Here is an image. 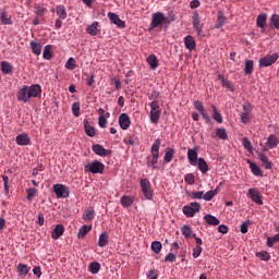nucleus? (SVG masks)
<instances>
[{"instance_id": "obj_1", "label": "nucleus", "mask_w": 279, "mask_h": 279, "mask_svg": "<svg viewBox=\"0 0 279 279\" xmlns=\"http://www.w3.org/2000/svg\"><path fill=\"white\" fill-rule=\"evenodd\" d=\"M41 93L43 88L40 87V85H24L23 88H21L17 93V99L19 101L27 104V101H29L32 97H38Z\"/></svg>"}, {"instance_id": "obj_2", "label": "nucleus", "mask_w": 279, "mask_h": 279, "mask_svg": "<svg viewBox=\"0 0 279 279\" xmlns=\"http://www.w3.org/2000/svg\"><path fill=\"white\" fill-rule=\"evenodd\" d=\"M151 157H147V167L151 169H158V158H160V140H156L150 148Z\"/></svg>"}, {"instance_id": "obj_3", "label": "nucleus", "mask_w": 279, "mask_h": 279, "mask_svg": "<svg viewBox=\"0 0 279 279\" xmlns=\"http://www.w3.org/2000/svg\"><path fill=\"white\" fill-rule=\"evenodd\" d=\"M86 172L94 173V174H101L106 171V165L99 160H93L92 162L84 166Z\"/></svg>"}, {"instance_id": "obj_4", "label": "nucleus", "mask_w": 279, "mask_h": 279, "mask_svg": "<svg viewBox=\"0 0 279 279\" xmlns=\"http://www.w3.org/2000/svg\"><path fill=\"white\" fill-rule=\"evenodd\" d=\"M140 186L143 195L147 199H154V191L151 190V182H149V179H141Z\"/></svg>"}, {"instance_id": "obj_5", "label": "nucleus", "mask_w": 279, "mask_h": 279, "mask_svg": "<svg viewBox=\"0 0 279 279\" xmlns=\"http://www.w3.org/2000/svg\"><path fill=\"white\" fill-rule=\"evenodd\" d=\"M53 192L54 195H57L58 199H66V197H69V195L71 194L69 187L60 183L53 185Z\"/></svg>"}, {"instance_id": "obj_6", "label": "nucleus", "mask_w": 279, "mask_h": 279, "mask_svg": "<svg viewBox=\"0 0 279 279\" xmlns=\"http://www.w3.org/2000/svg\"><path fill=\"white\" fill-rule=\"evenodd\" d=\"M194 108L199 112L201 117L204 119L205 123H211L210 116L208 114V111L204 108V105L199 100L194 101Z\"/></svg>"}, {"instance_id": "obj_7", "label": "nucleus", "mask_w": 279, "mask_h": 279, "mask_svg": "<svg viewBox=\"0 0 279 279\" xmlns=\"http://www.w3.org/2000/svg\"><path fill=\"white\" fill-rule=\"evenodd\" d=\"M278 53L267 54L259 59V66H271V64H274L278 60Z\"/></svg>"}, {"instance_id": "obj_8", "label": "nucleus", "mask_w": 279, "mask_h": 279, "mask_svg": "<svg viewBox=\"0 0 279 279\" xmlns=\"http://www.w3.org/2000/svg\"><path fill=\"white\" fill-rule=\"evenodd\" d=\"M248 196L257 206H263V195H260V191L257 187L248 189Z\"/></svg>"}, {"instance_id": "obj_9", "label": "nucleus", "mask_w": 279, "mask_h": 279, "mask_svg": "<svg viewBox=\"0 0 279 279\" xmlns=\"http://www.w3.org/2000/svg\"><path fill=\"white\" fill-rule=\"evenodd\" d=\"M278 137L276 135L270 134L267 138V142L263 148V151H269V149H276L278 147Z\"/></svg>"}, {"instance_id": "obj_10", "label": "nucleus", "mask_w": 279, "mask_h": 279, "mask_svg": "<svg viewBox=\"0 0 279 279\" xmlns=\"http://www.w3.org/2000/svg\"><path fill=\"white\" fill-rule=\"evenodd\" d=\"M165 21H167V17L165 16L163 13L161 12H157L153 15V20H151V27L156 28V27H160V25H162V23H165Z\"/></svg>"}, {"instance_id": "obj_11", "label": "nucleus", "mask_w": 279, "mask_h": 279, "mask_svg": "<svg viewBox=\"0 0 279 279\" xmlns=\"http://www.w3.org/2000/svg\"><path fill=\"white\" fill-rule=\"evenodd\" d=\"M119 125L121 130H128L130 125H132V120L130 119V116H128V113H121L119 116Z\"/></svg>"}, {"instance_id": "obj_12", "label": "nucleus", "mask_w": 279, "mask_h": 279, "mask_svg": "<svg viewBox=\"0 0 279 279\" xmlns=\"http://www.w3.org/2000/svg\"><path fill=\"white\" fill-rule=\"evenodd\" d=\"M92 149H93L94 154H96V156L106 157V156H110V154H112V150L106 149V148H104V146H101L99 144L93 145Z\"/></svg>"}, {"instance_id": "obj_13", "label": "nucleus", "mask_w": 279, "mask_h": 279, "mask_svg": "<svg viewBox=\"0 0 279 279\" xmlns=\"http://www.w3.org/2000/svg\"><path fill=\"white\" fill-rule=\"evenodd\" d=\"M217 78L219 80L222 88H227V90L234 93V84H232V82H230V80L225 77L222 74H218Z\"/></svg>"}, {"instance_id": "obj_14", "label": "nucleus", "mask_w": 279, "mask_h": 279, "mask_svg": "<svg viewBox=\"0 0 279 279\" xmlns=\"http://www.w3.org/2000/svg\"><path fill=\"white\" fill-rule=\"evenodd\" d=\"M15 142L17 145L25 147L26 145H31L32 138H29L27 133H22L15 137Z\"/></svg>"}, {"instance_id": "obj_15", "label": "nucleus", "mask_w": 279, "mask_h": 279, "mask_svg": "<svg viewBox=\"0 0 279 279\" xmlns=\"http://www.w3.org/2000/svg\"><path fill=\"white\" fill-rule=\"evenodd\" d=\"M108 19L111 21V23H113V25H117V27H121L122 29L125 28V22L122 21L117 13L109 12Z\"/></svg>"}, {"instance_id": "obj_16", "label": "nucleus", "mask_w": 279, "mask_h": 279, "mask_svg": "<svg viewBox=\"0 0 279 279\" xmlns=\"http://www.w3.org/2000/svg\"><path fill=\"white\" fill-rule=\"evenodd\" d=\"M246 162H247V165H250V169H251L253 175H256L257 178H263V170L260 169V167H258V165H256L255 162H253L250 159H247Z\"/></svg>"}, {"instance_id": "obj_17", "label": "nucleus", "mask_w": 279, "mask_h": 279, "mask_svg": "<svg viewBox=\"0 0 279 279\" xmlns=\"http://www.w3.org/2000/svg\"><path fill=\"white\" fill-rule=\"evenodd\" d=\"M192 25H193L194 29H196L197 34H202V24L199 21V13H197V11H195L193 13Z\"/></svg>"}, {"instance_id": "obj_18", "label": "nucleus", "mask_w": 279, "mask_h": 279, "mask_svg": "<svg viewBox=\"0 0 279 279\" xmlns=\"http://www.w3.org/2000/svg\"><path fill=\"white\" fill-rule=\"evenodd\" d=\"M258 158L264 167V169H272L274 163L271 161H269V158L267 157V155H265L264 153H258Z\"/></svg>"}, {"instance_id": "obj_19", "label": "nucleus", "mask_w": 279, "mask_h": 279, "mask_svg": "<svg viewBox=\"0 0 279 279\" xmlns=\"http://www.w3.org/2000/svg\"><path fill=\"white\" fill-rule=\"evenodd\" d=\"M62 234H64V226L63 225H57L54 227V229L51 232V236L54 241H58V239H60V236H62Z\"/></svg>"}, {"instance_id": "obj_20", "label": "nucleus", "mask_w": 279, "mask_h": 279, "mask_svg": "<svg viewBox=\"0 0 279 279\" xmlns=\"http://www.w3.org/2000/svg\"><path fill=\"white\" fill-rule=\"evenodd\" d=\"M83 123H84L85 134H87L89 136V138H95V136L97 135V132L95 131L93 125H90L88 120H84Z\"/></svg>"}, {"instance_id": "obj_21", "label": "nucleus", "mask_w": 279, "mask_h": 279, "mask_svg": "<svg viewBox=\"0 0 279 279\" xmlns=\"http://www.w3.org/2000/svg\"><path fill=\"white\" fill-rule=\"evenodd\" d=\"M184 45H185V49H189V51L195 50V47H196L195 38H193V36L191 35L185 36Z\"/></svg>"}, {"instance_id": "obj_22", "label": "nucleus", "mask_w": 279, "mask_h": 279, "mask_svg": "<svg viewBox=\"0 0 279 279\" xmlns=\"http://www.w3.org/2000/svg\"><path fill=\"white\" fill-rule=\"evenodd\" d=\"M0 23L2 25H12V16H8V11L0 10Z\"/></svg>"}, {"instance_id": "obj_23", "label": "nucleus", "mask_w": 279, "mask_h": 279, "mask_svg": "<svg viewBox=\"0 0 279 279\" xmlns=\"http://www.w3.org/2000/svg\"><path fill=\"white\" fill-rule=\"evenodd\" d=\"M187 160L190 165H192L193 167L197 165V153L195 149L193 148L187 149Z\"/></svg>"}, {"instance_id": "obj_24", "label": "nucleus", "mask_w": 279, "mask_h": 279, "mask_svg": "<svg viewBox=\"0 0 279 279\" xmlns=\"http://www.w3.org/2000/svg\"><path fill=\"white\" fill-rule=\"evenodd\" d=\"M120 204L123 208H130V206H132V204H134V197L133 196H128V195H123L120 198Z\"/></svg>"}, {"instance_id": "obj_25", "label": "nucleus", "mask_w": 279, "mask_h": 279, "mask_svg": "<svg viewBox=\"0 0 279 279\" xmlns=\"http://www.w3.org/2000/svg\"><path fill=\"white\" fill-rule=\"evenodd\" d=\"M204 221H206V223L208 226H219V223H220L219 218H217L210 214H207L204 216Z\"/></svg>"}, {"instance_id": "obj_26", "label": "nucleus", "mask_w": 279, "mask_h": 279, "mask_svg": "<svg viewBox=\"0 0 279 279\" xmlns=\"http://www.w3.org/2000/svg\"><path fill=\"white\" fill-rule=\"evenodd\" d=\"M56 13L59 16V19L64 21L66 19V16H68V14H66V7H64V4L57 5Z\"/></svg>"}, {"instance_id": "obj_27", "label": "nucleus", "mask_w": 279, "mask_h": 279, "mask_svg": "<svg viewBox=\"0 0 279 279\" xmlns=\"http://www.w3.org/2000/svg\"><path fill=\"white\" fill-rule=\"evenodd\" d=\"M226 21H228L226 15H223V13L221 11H218V17H217V22H216V29H221V27H223V25H226Z\"/></svg>"}, {"instance_id": "obj_28", "label": "nucleus", "mask_w": 279, "mask_h": 279, "mask_svg": "<svg viewBox=\"0 0 279 279\" xmlns=\"http://www.w3.org/2000/svg\"><path fill=\"white\" fill-rule=\"evenodd\" d=\"M256 25H257V27H260V29H265V25H267V15H266V13H262L257 16Z\"/></svg>"}, {"instance_id": "obj_29", "label": "nucleus", "mask_w": 279, "mask_h": 279, "mask_svg": "<svg viewBox=\"0 0 279 279\" xmlns=\"http://www.w3.org/2000/svg\"><path fill=\"white\" fill-rule=\"evenodd\" d=\"M146 62L149 64L150 69H158V57H156V54H149Z\"/></svg>"}, {"instance_id": "obj_30", "label": "nucleus", "mask_w": 279, "mask_h": 279, "mask_svg": "<svg viewBox=\"0 0 279 279\" xmlns=\"http://www.w3.org/2000/svg\"><path fill=\"white\" fill-rule=\"evenodd\" d=\"M84 221H93L95 219V209L93 207H88L83 215Z\"/></svg>"}, {"instance_id": "obj_31", "label": "nucleus", "mask_w": 279, "mask_h": 279, "mask_svg": "<svg viewBox=\"0 0 279 279\" xmlns=\"http://www.w3.org/2000/svg\"><path fill=\"white\" fill-rule=\"evenodd\" d=\"M90 230H93L92 226H87V225L82 226L78 229V234H77L78 239H84V236H86V234H88Z\"/></svg>"}, {"instance_id": "obj_32", "label": "nucleus", "mask_w": 279, "mask_h": 279, "mask_svg": "<svg viewBox=\"0 0 279 279\" xmlns=\"http://www.w3.org/2000/svg\"><path fill=\"white\" fill-rule=\"evenodd\" d=\"M245 75H252L254 73V60H246L244 64Z\"/></svg>"}, {"instance_id": "obj_33", "label": "nucleus", "mask_w": 279, "mask_h": 279, "mask_svg": "<svg viewBox=\"0 0 279 279\" xmlns=\"http://www.w3.org/2000/svg\"><path fill=\"white\" fill-rule=\"evenodd\" d=\"M31 49L35 53V56H40V53L43 51V45H40V43H36V41L32 40Z\"/></svg>"}, {"instance_id": "obj_34", "label": "nucleus", "mask_w": 279, "mask_h": 279, "mask_svg": "<svg viewBox=\"0 0 279 279\" xmlns=\"http://www.w3.org/2000/svg\"><path fill=\"white\" fill-rule=\"evenodd\" d=\"M97 27H99V22H94L93 24L88 25L86 28L87 34L90 36H97V33L99 32Z\"/></svg>"}, {"instance_id": "obj_35", "label": "nucleus", "mask_w": 279, "mask_h": 279, "mask_svg": "<svg viewBox=\"0 0 279 279\" xmlns=\"http://www.w3.org/2000/svg\"><path fill=\"white\" fill-rule=\"evenodd\" d=\"M13 69L14 68L11 65L10 62H8V61L1 62V71H2V73H4V75H10V73H12Z\"/></svg>"}, {"instance_id": "obj_36", "label": "nucleus", "mask_w": 279, "mask_h": 279, "mask_svg": "<svg viewBox=\"0 0 279 279\" xmlns=\"http://www.w3.org/2000/svg\"><path fill=\"white\" fill-rule=\"evenodd\" d=\"M173 156H175V149L166 148V153H165V156H163L165 162H171V160H173Z\"/></svg>"}, {"instance_id": "obj_37", "label": "nucleus", "mask_w": 279, "mask_h": 279, "mask_svg": "<svg viewBox=\"0 0 279 279\" xmlns=\"http://www.w3.org/2000/svg\"><path fill=\"white\" fill-rule=\"evenodd\" d=\"M198 169L203 174L208 173V163L205 158H198Z\"/></svg>"}, {"instance_id": "obj_38", "label": "nucleus", "mask_w": 279, "mask_h": 279, "mask_svg": "<svg viewBox=\"0 0 279 279\" xmlns=\"http://www.w3.org/2000/svg\"><path fill=\"white\" fill-rule=\"evenodd\" d=\"M51 49H52L51 45L45 46L44 53H43L44 60H51V58H53V52L51 51Z\"/></svg>"}, {"instance_id": "obj_39", "label": "nucleus", "mask_w": 279, "mask_h": 279, "mask_svg": "<svg viewBox=\"0 0 279 279\" xmlns=\"http://www.w3.org/2000/svg\"><path fill=\"white\" fill-rule=\"evenodd\" d=\"M160 114H162L161 110L150 111V123H154L155 125L158 124V121H160Z\"/></svg>"}, {"instance_id": "obj_40", "label": "nucleus", "mask_w": 279, "mask_h": 279, "mask_svg": "<svg viewBox=\"0 0 279 279\" xmlns=\"http://www.w3.org/2000/svg\"><path fill=\"white\" fill-rule=\"evenodd\" d=\"M108 232L101 233L98 239V246L106 247V245H108Z\"/></svg>"}, {"instance_id": "obj_41", "label": "nucleus", "mask_w": 279, "mask_h": 279, "mask_svg": "<svg viewBox=\"0 0 279 279\" xmlns=\"http://www.w3.org/2000/svg\"><path fill=\"white\" fill-rule=\"evenodd\" d=\"M211 108H213L214 121H217V123H223V117H221V113H219V111H217V107L215 105H213Z\"/></svg>"}, {"instance_id": "obj_42", "label": "nucleus", "mask_w": 279, "mask_h": 279, "mask_svg": "<svg viewBox=\"0 0 279 279\" xmlns=\"http://www.w3.org/2000/svg\"><path fill=\"white\" fill-rule=\"evenodd\" d=\"M216 136H218L220 141H228V132L226 131V129H217Z\"/></svg>"}, {"instance_id": "obj_43", "label": "nucleus", "mask_w": 279, "mask_h": 279, "mask_svg": "<svg viewBox=\"0 0 279 279\" xmlns=\"http://www.w3.org/2000/svg\"><path fill=\"white\" fill-rule=\"evenodd\" d=\"M150 248L155 252V254H160V252H162V243L159 241H154Z\"/></svg>"}, {"instance_id": "obj_44", "label": "nucleus", "mask_w": 279, "mask_h": 279, "mask_svg": "<svg viewBox=\"0 0 279 279\" xmlns=\"http://www.w3.org/2000/svg\"><path fill=\"white\" fill-rule=\"evenodd\" d=\"M215 195H217V189L208 191L205 194H203V199H205V202H211Z\"/></svg>"}, {"instance_id": "obj_45", "label": "nucleus", "mask_w": 279, "mask_h": 279, "mask_svg": "<svg viewBox=\"0 0 279 279\" xmlns=\"http://www.w3.org/2000/svg\"><path fill=\"white\" fill-rule=\"evenodd\" d=\"M181 232L185 239H191V234H193V230L191 229V226H183L181 228Z\"/></svg>"}, {"instance_id": "obj_46", "label": "nucleus", "mask_w": 279, "mask_h": 279, "mask_svg": "<svg viewBox=\"0 0 279 279\" xmlns=\"http://www.w3.org/2000/svg\"><path fill=\"white\" fill-rule=\"evenodd\" d=\"M257 258H260V260H271V255L267 251L257 252L256 253Z\"/></svg>"}, {"instance_id": "obj_47", "label": "nucleus", "mask_w": 279, "mask_h": 279, "mask_svg": "<svg viewBox=\"0 0 279 279\" xmlns=\"http://www.w3.org/2000/svg\"><path fill=\"white\" fill-rule=\"evenodd\" d=\"M76 66H77V62L75 61L74 58H70L65 63V69H68L69 71L75 70Z\"/></svg>"}, {"instance_id": "obj_48", "label": "nucleus", "mask_w": 279, "mask_h": 279, "mask_svg": "<svg viewBox=\"0 0 279 279\" xmlns=\"http://www.w3.org/2000/svg\"><path fill=\"white\" fill-rule=\"evenodd\" d=\"M270 27H275V29H279V15L278 14L271 15Z\"/></svg>"}, {"instance_id": "obj_49", "label": "nucleus", "mask_w": 279, "mask_h": 279, "mask_svg": "<svg viewBox=\"0 0 279 279\" xmlns=\"http://www.w3.org/2000/svg\"><path fill=\"white\" fill-rule=\"evenodd\" d=\"M99 269H101V265L98 262H94L89 265L90 274H99Z\"/></svg>"}, {"instance_id": "obj_50", "label": "nucleus", "mask_w": 279, "mask_h": 279, "mask_svg": "<svg viewBox=\"0 0 279 279\" xmlns=\"http://www.w3.org/2000/svg\"><path fill=\"white\" fill-rule=\"evenodd\" d=\"M27 196L26 199L28 202H32V199H34V197H36V193H38V190L31 187L26 190Z\"/></svg>"}, {"instance_id": "obj_51", "label": "nucleus", "mask_w": 279, "mask_h": 279, "mask_svg": "<svg viewBox=\"0 0 279 279\" xmlns=\"http://www.w3.org/2000/svg\"><path fill=\"white\" fill-rule=\"evenodd\" d=\"M183 214L185 215V217H195V211L190 205L183 206Z\"/></svg>"}, {"instance_id": "obj_52", "label": "nucleus", "mask_w": 279, "mask_h": 279, "mask_svg": "<svg viewBox=\"0 0 279 279\" xmlns=\"http://www.w3.org/2000/svg\"><path fill=\"white\" fill-rule=\"evenodd\" d=\"M19 274H23V276H27L29 274V268L25 264H19L17 266Z\"/></svg>"}, {"instance_id": "obj_53", "label": "nucleus", "mask_w": 279, "mask_h": 279, "mask_svg": "<svg viewBox=\"0 0 279 279\" xmlns=\"http://www.w3.org/2000/svg\"><path fill=\"white\" fill-rule=\"evenodd\" d=\"M2 182L4 184V193L8 195L10 193V186L8 185V182H10V178L8 175H2Z\"/></svg>"}, {"instance_id": "obj_54", "label": "nucleus", "mask_w": 279, "mask_h": 279, "mask_svg": "<svg viewBox=\"0 0 279 279\" xmlns=\"http://www.w3.org/2000/svg\"><path fill=\"white\" fill-rule=\"evenodd\" d=\"M80 102L76 101V102H73L72 105V113L74 114V117H80Z\"/></svg>"}, {"instance_id": "obj_55", "label": "nucleus", "mask_w": 279, "mask_h": 279, "mask_svg": "<svg viewBox=\"0 0 279 279\" xmlns=\"http://www.w3.org/2000/svg\"><path fill=\"white\" fill-rule=\"evenodd\" d=\"M242 145L244 149H247L250 153L252 151V142L247 137H243Z\"/></svg>"}, {"instance_id": "obj_56", "label": "nucleus", "mask_w": 279, "mask_h": 279, "mask_svg": "<svg viewBox=\"0 0 279 279\" xmlns=\"http://www.w3.org/2000/svg\"><path fill=\"white\" fill-rule=\"evenodd\" d=\"M184 182H186V184H195V177L193 173L185 174Z\"/></svg>"}, {"instance_id": "obj_57", "label": "nucleus", "mask_w": 279, "mask_h": 279, "mask_svg": "<svg viewBox=\"0 0 279 279\" xmlns=\"http://www.w3.org/2000/svg\"><path fill=\"white\" fill-rule=\"evenodd\" d=\"M190 206L192 207V210H194V214L199 213L202 210V205L197 202L190 203Z\"/></svg>"}, {"instance_id": "obj_58", "label": "nucleus", "mask_w": 279, "mask_h": 279, "mask_svg": "<svg viewBox=\"0 0 279 279\" xmlns=\"http://www.w3.org/2000/svg\"><path fill=\"white\" fill-rule=\"evenodd\" d=\"M149 107H150V111H158L160 110V102L158 100H153L149 104Z\"/></svg>"}, {"instance_id": "obj_59", "label": "nucleus", "mask_w": 279, "mask_h": 279, "mask_svg": "<svg viewBox=\"0 0 279 279\" xmlns=\"http://www.w3.org/2000/svg\"><path fill=\"white\" fill-rule=\"evenodd\" d=\"M202 246H196L193 248V258H199V256H202Z\"/></svg>"}, {"instance_id": "obj_60", "label": "nucleus", "mask_w": 279, "mask_h": 279, "mask_svg": "<svg viewBox=\"0 0 279 279\" xmlns=\"http://www.w3.org/2000/svg\"><path fill=\"white\" fill-rule=\"evenodd\" d=\"M192 199H204V191L193 192Z\"/></svg>"}, {"instance_id": "obj_61", "label": "nucleus", "mask_w": 279, "mask_h": 279, "mask_svg": "<svg viewBox=\"0 0 279 279\" xmlns=\"http://www.w3.org/2000/svg\"><path fill=\"white\" fill-rule=\"evenodd\" d=\"M160 97V93L157 90H154L151 94L148 95L149 101H156Z\"/></svg>"}, {"instance_id": "obj_62", "label": "nucleus", "mask_w": 279, "mask_h": 279, "mask_svg": "<svg viewBox=\"0 0 279 279\" xmlns=\"http://www.w3.org/2000/svg\"><path fill=\"white\" fill-rule=\"evenodd\" d=\"M35 14L37 16H44L45 15V8H43L40 5H36L35 7Z\"/></svg>"}, {"instance_id": "obj_63", "label": "nucleus", "mask_w": 279, "mask_h": 279, "mask_svg": "<svg viewBox=\"0 0 279 279\" xmlns=\"http://www.w3.org/2000/svg\"><path fill=\"white\" fill-rule=\"evenodd\" d=\"M175 254L173 253H169L166 257H165V262L166 263H175Z\"/></svg>"}, {"instance_id": "obj_64", "label": "nucleus", "mask_w": 279, "mask_h": 279, "mask_svg": "<svg viewBox=\"0 0 279 279\" xmlns=\"http://www.w3.org/2000/svg\"><path fill=\"white\" fill-rule=\"evenodd\" d=\"M106 123H108V119H106V117H99L98 118L99 128H106Z\"/></svg>"}]
</instances>
